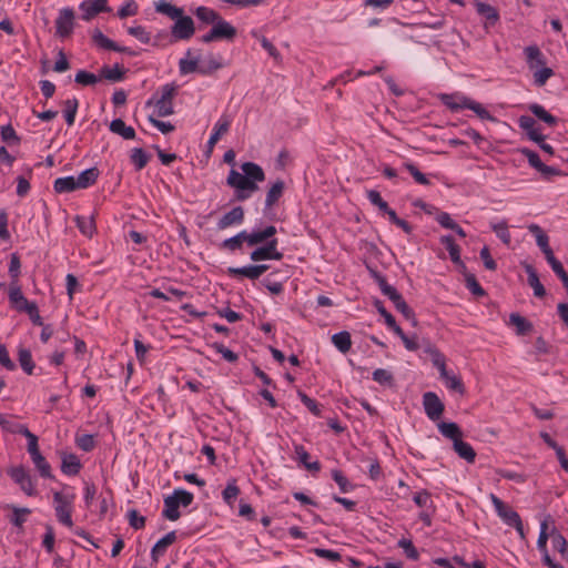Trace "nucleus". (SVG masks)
Wrapping results in <instances>:
<instances>
[{
    "instance_id": "nucleus-21",
    "label": "nucleus",
    "mask_w": 568,
    "mask_h": 568,
    "mask_svg": "<svg viewBox=\"0 0 568 568\" xmlns=\"http://www.w3.org/2000/svg\"><path fill=\"white\" fill-rule=\"evenodd\" d=\"M217 40H233L236 36V29L222 18L213 24Z\"/></svg>"
},
{
    "instance_id": "nucleus-24",
    "label": "nucleus",
    "mask_w": 568,
    "mask_h": 568,
    "mask_svg": "<svg viewBox=\"0 0 568 568\" xmlns=\"http://www.w3.org/2000/svg\"><path fill=\"white\" fill-rule=\"evenodd\" d=\"M440 243L443 245H445V247L449 252V256H450V260L453 261V263L462 265L463 267H465V265H464V263L462 262V258H460V247H459V245H457L455 243L453 236L452 235H444V236H442L440 237Z\"/></svg>"
},
{
    "instance_id": "nucleus-42",
    "label": "nucleus",
    "mask_w": 568,
    "mask_h": 568,
    "mask_svg": "<svg viewBox=\"0 0 568 568\" xmlns=\"http://www.w3.org/2000/svg\"><path fill=\"white\" fill-rule=\"evenodd\" d=\"M244 242H246L245 230L230 239L224 240L221 244V247L234 252L236 250H241Z\"/></svg>"
},
{
    "instance_id": "nucleus-6",
    "label": "nucleus",
    "mask_w": 568,
    "mask_h": 568,
    "mask_svg": "<svg viewBox=\"0 0 568 568\" xmlns=\"http://www.w3.org/2000/svg\"><path fill=\"white\" fill-rule=\"evenodd\" d=\"M277 239H272L266 242L264 246L255 248L250 254V258L254 262L266 261V260H276L281 261L283 258V253L277 250Z\"/></svg>"
},
{
    "instance_id": "nucleus-4",
    "label": "nucleus",
    "mask_w": 568,
    "mask_h": 568,
    "mask_svg": "<svg viewBox=\"0 0 568 568\" xmlns=\"http://www.w3.org/2000/svg\"><path fill=\"white\" fill-rule=\"evenodd\" d=\"M490 500L498 516L510 527H514L521 538H525L521 518L517 511L507 506L495 494H490Z\"/></svg>"
},
{
    "instance_id": "nucleus-11",
    "label": "nucleus",
    "mask_w": 568,
    "mask_h": 568,
    "mask_svg": "<svg viewBox=\"0 0 568 568\" xmlns=\"http://www.w3.org/2000/svg\"><path fill=\"white\" fill-rule=\"evenodd\" d=\"M93 42L105 50H112L116 52L128 53L130 55H135V52L130 50L126 47H120L113 40L105 37L100 30H94L92 36Z\"/></svg>"
},
{
    "instance_id": "nucleus-38",
    "label": "nucleus",
    "mask_w": 568,
    "mask_h": 568,
    "mask_svg": "<svg viewBox=\"0 0 568 568\" xmlns=\"http://www.w3.org/2000/svg\"><path fill=\"white\" fill-rule=\"evenodd\" d=\"M476 9H477V12L480 16H483L487 20V22L491 26H494L499 19V14H498L497 10L488 3L477 2Z\"/></svg>"
},
{
    "instance_id": "nucleus-53",
    "label": "nucleus",
    "mask_w": 568,
    "mask_h": 568,
    "mask_svg": "<svg viewBox=\"0 0 568 568\" xmlns=\"http://www.w3.org/2000/svg\"><path fill=\"white\" fill-rule=\"evenodd\" d=\"M240 494V488L235 479H231L224 490L222 491L223 499L226 504L231 505Z\"/></svg>"
},
{
    "instance_id": "nucleus-33",
    "label": "nucleus",
    "mask_w": 568,
    "mask_h": 568,
    "mask_svg": "<svg viewBox=\"0 0 568 568\" xmlns=\"http://www.w3.org/2000/svg\"><path fill=\"white\" fill-rule=\"evenodd\" d=\"M528 110L537 116L539 120L544 121L549 126H555L557 124V118L550 114L542 105L532 103L528 106Z\"/></svg>"
},
{
    "instance_id": "nucleus-15",
    "label": "nucleus",
    "mask_w": 568,
    "mask_h": 568,
    "mask_svg": "<svg viewBox=\"0 0 568 568\" xmlns=\"http://www.w3.org/2000/svg\"><path fill=\"white\" fill-rule=\"evenodd\" d=\"M526 61L530 70L546 65V59L537 45H528L524 49Z\"/></svg>"
},
{
    "instance_id": "nucleus-64",
    "label": "nucleus",
    "mask_w": 568,
    "mask_h": 568,
    "mask_svg": "<svg viewBox=\"0 0 568 568\" xmlns=\"http://www.w3.org/2000/svg\"><path fill=\"white\" fill-rule=\"evenodd\" d=\"M550 537L554 549L558 550L561 555L565 556L568 552V546L564 536L559 532L552 531Z\"/></svg>"
},
{
    "instance_id": "nucleus-5",
    "label": "nucleus",
    "mask_w": 568,
    "mask_h": 568,
    "mask_svg": "<svg viewBox=\"0 0 568 568\" xmlns=\"http://www.w3.org/2000/svg\"><path fill=\"white\" fill-rule=\"evenodd\" d=\"M74 498L75 496L73 494L64 495L60 491L53 493L55 516L62 525L70 528L73 526L71 513Z\"/></svg>"
},
{
    "instance_id": "nucleus-23",
    "label": "nucleus",
    "mask_w": 568,
    "mask_h": 568,
    "mask_svg": "<svg viewBox=\"0 0 568 568\" xmlns=\"http://www.w3.org/2000/svg\"><path fill=\"white\" fill-rule=\"evenodd\" d=\"M454 450L457 453V455L465 459L467 463L473 464L476 458V452L475 449L466 442L462 439V437L458 440H455L453 444Z\"/></svg>"
},
{
    "instance_id": "nucleus-25",
    "label": "nucleus",
    "mask_w": 568,
    "mask_h": 568,
    "mask_svg": "<svg viewBox=\"0 0 568 568\" xmlns=\"http://www.w3.org/2000/svg\"><path fill=\"white\" fill-rule=\"evenodd\" d=\"M110 131L125 140H133L135 138V130L132 126H128L122 119H114L110 123Z\"/></svg>"
},
{
    "instance_id": "nucleus-49",
    "label": "nucleus",
    "mask_w": 568,
    "mask_h": 568,
    "mask_svg": "<svg viewBox=\"0 0 568 568\" xmlns=\"http://www.w3.org/2000/svg\"><path fill=\"white\" fill-rule=\"evenodd\" d=\"M31 459L42 477L53 478V475L51 473V466L42 456V454L31 457Z\"/></svg>"
},
{
    "instance_id": "nucleus-55",
    "label": "nucleus",
    "mask_w": 568,
    "mask_h": 568,
    "mask_svg": "<svg viewBox=\"0 0 568 568\" xmlns=\"http://www.w3.org/2000/svg\"><path fill=\"white\" fill-rule=\"evenodd\" d=\"M75 222L82 234L88 236L93 234L95 226L92 217L77 216Z\"/></svg>"
},
{
    "instance_id": "nucleus-28",
    "label": "nucleus",
    "mask_w": 568,
    "mask_h": 568,
    "mask_svg": "<svg viewBox=\"0 0 568 568\" xmlns=\"http://www.w3.org/2000/svg\"><path fill=\"white\" fill-rule=\"evenodd\" d=\"M332 343L343 354H346L352 347V337L347 331H342L332 336Z\"/></svg>"
},
{
    "instance_id": "nucleus-50",
    "label": "nucleus",
    "mask_w": 568,
    "mask_h": 568,
    "mask_svg": "<svg viewBox=\"0 0 568 568\" xmlns=\"http://www.w3.org/2000/svg\"><path fill=\"white\" fill-rule=\"evenodd\" d=\"M466 109L474 111L481 120H488L491 122L497 121V119L493 116L480 103L471 100L470 98L466 104Z\"/></svg>"
},
{
    "instance_id": "nucleus-19",
    "label": "nucleus",
    "mask_w": 568,
    "mask_h": 568,
    "mask_svg": "<svg viewBox=\"0 0 568 568\" xmlns=\"http://www.w3.org/2000/svg\"><path fill=\"white\" fill-rule=\"evenodd\" d=\"M241 170L252 183L257 184V182H263L265 180V173L263 169L254 162L243 163L241 165Z\"/></svg>"
},
{
    "instance_id": "nucleus-12",
    "label": "nucleus",
    "mask_w": 568,
    "mask_h": 568,
    "mask_svg": "<svg viewBox=\"0 0 568 568\" xmlns=\"http://www.w3.org/2000/svg\"><path fill=\"white\" fill-rule=\"evenodd\" d=\"M244 210L242 206H235L225 213L217 222L219 230H225L233 225H240L244 221Z\"/></svg>"
},
{
    "instance_id": "nucleus-41",
    "label": "nucleus",
    "mask_w": 568,
    "mask_h": 568,
    "mask_svg": "<svg viewBox=\"0 0 568 568\" xmlns=\"http://www.w3.org/2000/svg\"><path fill=\"white\" fill-rule=\"evenodd\" d=\"M295 454L297 455V458L300 463H302L305 468L310 471H318L321 469V464L318 462H312L310 463V454L306 452L304 446L296 445L295 446Z\"/></svg>"
},
{
    "instance_id": "nucleus-18",
    "label": "nucleus",
    "mask_w": 568,
    "mask_h": 568,
    "mask_svg": "<svg viewBox=\"0 0 568 568\" xmlns=\"http://www.w3.org/2000/svg\"><path fill=\"white\" fill-rule=\"evenodd\" d=\"M176 532L170 531L164 537H162L160 540L156 541V544L152 547L151 550V557L154 561L159 559L160 556L164 555L166 551V548L174 544L176 541Z\"/></svg>"
},
{
    "instance_id": "nucleus-60",
    "label": "nucleus",
    "mask_w": 568,
    "mask_h": 568,
    "mask_svg": "<svg viewBox=\"0 0 568 568\" xmlns=\"http://www.w3.org/2000/svg\"><path fill=\"white\" fill-rule=\"evenodd\" d=\"M171 496L175 497L179 506L181 505L183 507L190 506L194 499L193 494L184 489H175Z\"/></svg>"
},
{
    "instance_id": "nucleus-20",
    "label": "nucleus",
    "mask_w": 568,
    "mask_h": 568,
    "mask_svg": "<svg viewBox=\"0 0 568 568\" xmlns=\"http://www.w3.org/2000/svg\"><path fill=\"white\" fill-rule=\"evenodd\" d=\"M126 70L120 64H114L112 68L104 65L100 69V80L105 79L110 82H120L124 79Z\"/></svg>"
},
{
    "instance_id": "nucleus-3",
    "label": "nucleus",
    "mask_w": 568,
    "mask_h": 568,
    "mask_svg": "<svg viewBox=\"0 0 568 568\" xmlns=\"http://www.w3.org/2000/svg\"><path fill=\"white\" fill-rule=\"evenodd\" d=\"M226 183L235 189L234 196L237 201L247 200L252 193L258 190L257 184L252 183L244 173H240L234 169L230 171Z\"/></svg>"
},
{
    "instance_id": "nucleus-36",
    "label": "nucleus",
    "mask_w": 568,
    "mask_h": 568,
    "mask_svg": "<svg viewBox=\"0 0 568 568\" xmlns=\"http://www.w3.org/2000/svg\"><path fill=\"white\" fill-rule=\"evenodd\" d=\"M63 115L69 126H72L75 121L77 111L79 108V101L77 98L68 99L63 102Z\"/></svg>"
},
{
    "instance_id": "nucleus-46",
    "label": "nucleus",
    "mask_w": 568,
    "mask_h": 568,
    "mask_svg": "<svg viewBox=\"0 0 568 568\" xmlns=\"http://www.w3.org/2000/svg\"><path fill=\"white\" fill-rule=\"evenodd\" d=\"M11 508L13 511V514L10 518L11 524H13L14 526H17L19 528H22L23 524L27 520V516L31 514V509H29L27 507H17V506H11Z\"/></svg>"
},
{
    "instance_id": "nucleus-43",
    "label": "nucleus",
    "mask_w": 568,
    "mask_h": 568,
    "mask_svg": "<svg viewBox=\"0 0 568 568\" xmlns=\"http://www.w3.org/2000/svg\"><path fill=\"white\" fill-rule=\"evenodd\" d=\"M18 361L21 368L28 374L32 375L34 369V363L32 359L31 352L28 348L21 347L18 352Z\"/></svg>"
},
{
    "instance_id": "nucleus-56",
    "label": "nucleus",
    "mask_w": 568,
    "mask_h": 568,
    "mask_svg": "<svg viewBox=\"0 0 568 568\" xmlns=\"http://www.w3.org/2000/svg\"><path fill=\"white\" fill-rule=\"evenodd\" d=\"M465 282H466V286L467 288L476 296H484L486 293L484 291V288L479 285V283L477 282V278L474 274L471 273H466L465 274Z\"/></svg>"
},
{
    "instance_id": "nucleus-44",
    "label": "nucleus",
    "mask_w": 568,
    "mask_h": 568,
    "mask_svg": "<svg viewBox=\"0 0 568 568\" xmlns=\"http://www.w3.org/2000/svg\"><path fill=\"white\" fill-rule=\"evenodd\" d=\"M396 310L403 314V316L409 320L413 326H417L418 322L415 317L414 311L408 306V304L403 298L402 294L398 295V300L393 301Z\"/></svg>"
},
{
    "instance_id": "nucleus-7",
    "label": "nucleus",
    "mask_w": 568,
    "mask_h": 568,
    "mask_svg": "<svg viewBox=\"0 0 568 568\" xmlns=\"http://www.w3.org/2000/svg\"><path fill=\"white\" fill-rule=\"evenodd\" d=\"M8 474L28 496H34L37 494L33 480L23 466L12 467L8 470Z\"/></svg>"
},
{
    "instance_id": "nucleus-63",
    "label": "nucleus",
    "mask_w": 568,
    "mask_h": 568,
    "mask_svg": "<svg viewBox=\"0 0 568 568\" xmlns=\"http://www.w3.org/2000/svg\"><path fill=\"white\" fill-rule=\"evenodd\" d=\"M128 32H129V34H131L132 37L136 38L142 43H149L150 40H151L150 32H148L145 30V28L142 27V26L130 27L128 29Z\"/></svg>"
},
{
    "instance_id": "nucleus-16",
    "label": "nucleus",
    "mask_w": 568,
    "mask_h": 568,
    "mask_svg": "<svg viewBox=\"0 0 568 568\" xmlns=\"http://www.w3.org/2000/svg\"><path fill=\"white\" fill-rule=\"evenodd\" d=\"M519 128L526 131L528 138L536 142L540 143L545 140V136L535 128L536 121L534 118L529 115H521L518 119Z\"/></svg>"
},
{
    "instance_id": "nucleus-17",
    "label": "nucleus",
    "mask_w": 568,
    "mask_h": 568,
    "mask_svg": "<svg viewBox=\"0 0 568 568\" xmlns=\"http://www.w3.org/2000/svg\"><path fill=\"white\" fill-rule=\"evenodd\" d=\"M439 100L449 110L457 112L459 110L466 109V104L468 103L469 98L458 93H443L439 95Z\"/></svg>"
},
{
    "instance_id": "nucleus-26",
    "label": "nucleus",
    "mask_w": 568,
    "mask_h": 568,
    "mask_svg": "<svg viewBox=\"0 0 568 568\" xmlns=\"http://www.w3.org/2000/svg\"><path fill=\"white\" fill-rule=\"evenodd\" d=\"M437 426L440 434L444 437L452 439L453 444L455 440H458L460 437H463L462 429L454 422H440Z\"/></svg>"
},
{
    "instance_id": "nucleus-35",
    "label": "nucleus",
    "mask_w": 568,
    "mask_h": 568,
    "mask_svg": "<svg viewBox=\"0 0 568 568\" xmlns=\"http://www.w3.org/2000/svg\"><path fill=\"white\" fill-rule=\"evenodd\" d=\"M195 16L199 20L206 24H214L221 19V16L213 9L201 6L195 10Z\"/></svg>"
},
{
    "instance_id": "nucleus-54",
    "label": "nucleus",
    "mask_w": 568,
    "mask_h": 568,
    "mask_svg": "<svg viewBox=\"0 0 568 568\" xmlns=\"http://www.w3.org/2000/svg\"><path fill=\"white\" fill-rule=\"evenodd\" d=\"M554 75L552 69L544 65L539 69H536L534 72V82L537 87H542L546 84L549 78Z\"/></svg>"
},
{
    "instance_id": "nucleus-9",
    "label": "nucleus",
    "mask_w": 568,
    "mask_h": 568,
    "mask_svg": "<svg viewBox=\"0 0 568 568\" xmlns=\"http://www.w3.org/2000/svg\"><path fill=\"white\" fill-rule=\"evenodd\" d=\"M74 28V11L70 8L61 9L55 20V33L61 38H68Z\"/></svg>"
},
{
    "instance_id": "nucleus-34",
    "label": "nucleus",
    "mask_w": 568,
    "mask_h": 568,
    "mask_svg": "<svg viewBox=\"0 0 568 568\" xmlns=\"http://www.w3.org/2000/svg\"><path fill=\"white\" fill-rule=\"evenodd\" d=\"M528 231L535 235L536 237V243L537 245L539 246V248L541 250V252L544 253L545 250H548V248H551L549 246V237L548 235L544 232V230L538 225V224H529L528 225Z\"/></svg>"
},
{
    "instance_id": "nucleus-45",
    "label": "nucleus",
    "mask_w": 568,
    "mask_h": 568,
    "mask_svg": "<svg viewBox=\"0 0 568 568\" xmlns=\"http://www.w3.org/2000/svg\"><path fill=\"white\" fill-rule=\"evenodd\" d=\"M130 159L136 171H140L146 166L150 155L142 148H135L132 150Z\"/></svg>"
},
{
    "instance_id": "nucleus-51",
    "label": "nucleus",
    "mask_w": 568,
    "mask_h": 568,
    "mask_svg": "<svg viewBox=\"0 0 568 568\" xmlns=\"http://www.w3.org/2000/svg\"><path fill=\"white\" fill-rule=\"evenodd\" d=\"M74 81L81 85H93L100 81V74L95 75L94 73L85 70H80L77 72Z\"/></svg>"
},
{
    "instance_id": "nucleus-32",
    "label": "nucleus",
    "mask_w": 568,
    "mask_h": 568,
    "mask_svg": "<svg viewBox=\"0 0 568 568\" xmlns=\"http://www.w3.org/2000/svg\"><path fill=\"white\" fill-rule=\"evenodd\" d=\"M223 68V62L220 55L209 54L204 61V63L200 67L199 73L201 74H211L216 70Z\"/></svg>"
},
{
    "instance_id": "nucleus-27",
    "label": "nucleus",
    "mask_w": 568,
    "mask_h": 568,
    "mask_svg": "<svg viewBox=\"0 0 568 568\" xmlns=\"http://www.w3.org/2000/svg\"><path fill=\"white\" fill-rule=\"evenodd\" d=\"M99 176V170L97 168H90L81 172L78 178H75L78 189H87L90 185H93L97 182Z\"/></svg>"
},
{
    "instance_id": "nucleus-1",
    "label": "nucleus",
    "mask_w": 568,
    "mask_h": 568,
    "mask_svg": "<svg viewBox=\"0 0 568 568\" xmlns=\"http://www.w3.org/2000/svg\"><path fill=\"white\" fill-rule=\"evenodd\" d=\"M155 11L174 20L171 27V36L174 40H189L195 33L194 21L190 16L184 14V10L166 0H160L155 3Z\"/></svg>"
},
{
    "instance_id": "nucleus-2",
    "label": "nucleus",
    "mask_w": 568,
    "mask_h": 568,
    "mask_svg": "<svg viewBox=\"0 0 568 568\" xmlns=\"http://www.w3.org/2000/svg\"><path fill=\"white\" fill-rule=\"evenodd\" d=\"M176 95V87L174 84H165L162 87L160 98L153 95L146 102V106L154 105L156 116L164 118L174 113L173 99Z\"/></svg>"
},
{
    "instance_id": "nucleus-40",
    "label": "nucleus",
    "mask_w": 568,
    "mask_h": 568,
    "mask_svg": "<svg viewBox=\"0 0 568 568\" xmlns=\"http://www.w3.org/2000/svg\"><path fill=\"white\" fill-rule=\"evenodd\" d=\"M227 273L233 277H247L250 280H257V270L254 265H246L242 267H229Z\"/></svg>"
},
{
    "instance_id": "nucleus-61",
    "label": "nucleus",
    "mask_w": 568,
    "mask_h": 568,
    "mask_svg": "<svg viewBox=\"0 0 568 568\" xmlns=\"http://www.w3.org/2000/svg\"><path fill=\"white\" fill-rule=\"evenodd\" d=\"M414 503L420 508H434L433 501L430 499V493L426 489H423L415 494Z\"/></svg>"
},
{
    "instance_id": "nucleus-52",
    "label": "nucleus",
    "mask_w": 568,
    "mask_h": 568,
    "mask_svg": "<svg viewBox=\"0 0 568 568\" xmlns=\"http://www.w3.org/2000/svg\"><path fill=\"white\" fill-rule=\"evenodd\" d=\"M332 478L338 485L342 493H348L354 488V486L339 469L332 470Z\"/></svg>"
},
{
    "instance_id": "nucleus-59",
    "label": "nucleus",
    "mask_w": 568,
    "mask_h": 568,
    "mask_svg": "<svg viewBox=\"0 0 568 568\" xmlns=\"http://www.w3.org/2000/svg\"><path fill=\"white\" fill-rule=\"evenodd\" d=\"M373 379L381 385H392L394 382V376L387 369L377 368L373 372Z\"/></svg>"
},
{
    "instance_id": "nucleus-13",
    "label": "nucleus",
    "mask_w": 568,
    "mask_h": 568,
    "mask_svg": "<svg viewBox=\"0 0 568 568\" xmlns=\"http://www.w3.org/2000/svg\"><path fill=\"white\" fill-rule=\"evenodd\" d=\"M83 11L82 19L90 20L100 12H106L110 9L106 6V0H85L80 4Z\"/></svg>"
},
{
    "instance_id": "nucleus-39",
    "label": "nucleus",
    "mask_w": 568,
    "mask_h": 568,
    "mask_svg": "<svg viewBox=\"0 0 568 568\" xmlns=\"http://www.w3.org/2000/svg\"><path fill=\"white\" fill-rule=\"evenodd\" d=\"M509 320L518 335H526L532 329V324L518 313H511Z\"/></svg>"
},
{
    "instance_id": "nucleus-30",
    "label": "nucleus",
    "mask_w": 568,
    "mask_h": 568,
    "mask_svg": "<svg viewBox=\"0 0 568 568\" xmlns=\"http://www.w3.org/2000/svg\"><path fill=\"white\" fill-rule=\"evenodd\" d=\"M162 516L171 521H175L180 518L179 504L175 497L168 496L164 498V509Z\"/></svg>"
},
{
    "instance_id": "nucleus-47",
    "label": "nucleus",
    "mask_w": 568,
    "mask_h": 568,
    "mask_svg": "<svg viewBox=\"0 0 568 568\" xmlns=\"http://www.w3.org/2000/svg\"><path fill=\"white\" fill-rule=\"evenodd\" d=\"M440 378L445 381L446 386L450 390H454V392L460 394L462 396L465 395L466 388H465V385L460 377H458L456 375H450L447 372V375L445 377H440Z\"/></svg>"
},
{
    "instance_id": "nucleus-62",
    "label": "nucleus",
    "mask_w": 568,
    "mask_h": 568,
    "mask_svg": "<svg viewBox=\"0 0 568 568\" xmlns=\"http://www.w3.org/2000/svg\"><path fill=\"white\" fill-rule=\"evenodd\" d=\"M1 139L9 144H18L20 142V138L17 135L11 124L1 128Z\"/></svg>"
},
{
    "instance_id": "nucleus-48",
    "label": "nucleus",
    "mask_w": 568,
    "mask_h": 568,
    "mask_svg": "<svg viewBox=\"0 0 568 568\" xmlns=\"http://www.w3.org/2000/svg\"><path fill=\"white\" fill-rule=\"evenodd\" d=\"M493 231L496 233L497 237L506 245H509L511 242V235L508 230V224L506 221H501L499 223L491 224Z\"/></svg>"
},
{
    "instance_id": "nucleus-57",
    "label": "nucleus",
    "mask_w": 568,
    "mask_h": 568,
    "mask_svg": "<svg viewBox=\"0 0 568 568\" xmlns=\"http://www.w3.org/2000/svg\"><path fill=\"white\" fill-rule=\"evenodd\" d=\"M201 65H199L197 59H181L179 62V69L181 74H189L199 72Z\"/></svg>"
},
{
    "instance_id": "nucleus-8",
    "label": "nucleus",
    "mask_w": 568,
    "mask_h": 568,
    "mask_svg": "<svg viewBox=\"0 0 568 568\" xmlns=\"http://www.w3.org/2000/svg\"><path fill=\"white\" fill-rule=\"evenodd\" d=\"M423 405L427 417L434 422L438 420L445 410V405L434 392H427L423 395Z\"/></svg>"
},
{
    "instance_id": "nucleus-29",
    "label": "nucleus",
    "mask_w": 568,
    "mask_h": 568,
    "mask_svg": "<svg viewBox=\"0 0 568 568\" xmlns=\"http://www.w3.org/2000/svg\"><path fill=\"white\" fill-rule=\"evenodd\" d=\"M80 469H81V463L75 455L70 454V455H65L62 458L61 470L63 474L73 476V475H77L80 471Z\"/></svg>"
},
{
    "instance_id": "nucleus-31",
    "label": "nucleus",
    "mask_w": 568,
    "mask_h": 568,
    "mask_svg": "<svg viewBox=\"0 0 568 568\" xmlns=\"http://www.w3.org/2000/svg\"><path fill=\"white\" fill-rule=\"evenodd\" d=\"M285 184L282 180H277L267 191L265 206L272 207L283 195Z\"/></svg>"
},
{
    "instance_id": "nucleus-10",
    "label": "nucleus",
    "mask_w": 568,
    "mask_h": 568,
    "mask_svg": "<svg viewBox=\"0 0 568 568\" xmlns=\"http://www.w3.org/2000/svg\"><path fill=\"white\" fill-rule=\"evenodd\" d=\"M9 302L11 304V307L20 313H27L29 312L31 306L36 305L34 302H30L24 297L21 287L19 285H16L14 283H11L10 285Z\"/></svg>"
},
{
    "instance_id": "nucleus-14",
    "label": "nucleus",
    "mask_w": 568,
    "mask_h": 568,
    "mask_svg": "<svg viewBox=\"0 0 568 568\" xmlns=\"http://www.w3.org/2000/svg\"><path fill=\"white\" fill-rule=\"evenodd\" d=\"M521 265L528 275V284L534 290L535 296L540 298L544 297L546 295V290L541 284L535 267L527 262H521Z\"/></svg>"
},
{
    "instance_id": "nucleus-37",
    "label": "nucleus",
    "mask_w": 568,
    "mask_h": 568,
    "mask_svg": "<svg viewBox=\"0 0 568 568\" xmlns=\"http://www.w3.org/2000/svg\"><path fill=\"white\" fill-rule=\"evenodd\" d=\"M53 187L57 193H69L78 190L74 176H64L57 179L54 181Z\"/></svg>"
},
{
    "instance_id": "nucleus-22",
    "label": "nucleus",
    "mask_w": 568,
    "mask_h": 568,
    "mask_svg": "<svg viewBox=\"0 0 568 568\" xmlns=\"http://www.w3.org/2000/svg\"><path fill=\"white\" fill-rule=\"evenodd\" d=\"M230 125H231V120L227 116H222L215 123L213 133L211 134L209 142H207L210 148H213L219 142L221 136L229 131Z\"/></svg>"
},
{
    "instance_id": "nucleus-58",
    "label": "nucleus",
    "mask_w": 568,
    "mask_h": 568,
    "mask_svg": "<svg viewBox=\"0 0 568 568\" xmlns=\"http://www.w3.org/2000/svg\"><path fill=\"white\" fill-rule=\"evenodd\" d=\"M367 197H368L369 202L373 205L377 206L381 212L385 213L389 209L387 202L383 200V197L378 191H376V190L367 191Z\"/></svg>"
}]
</instances>
